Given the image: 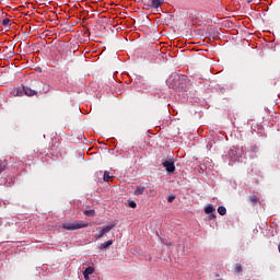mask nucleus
I'll return each instance as SVG.
<instances>
[{"instance_id": "16", "label": "nucleus", "mask_w": 280, "mask_h": 280, "mask_svg": "<svg viewBox=\"0 0 280 280\" xmlns=\"http://www.w3.org/2000/svg\"><path fill=\"white\" fill-rule=\"evenodd\" d=\"M234 271L240 275V272H242V266L240 264L235 265Z\"/></svg>"}, {"instance_id": "1", "label": "nucleus", "mask_w": 280, "mask_h": 280, "mask_svg": "<svg viewBox=\"0 0 280 280\" xmlns=\"http://www.w3.org/2000/svg\"><path fill=\"white\" fill-rule=\"evenodd\" d=\"M32 88L27 85H23L22 88L15 89V95L19 97H23V95H26L27 97H34V95H45L50 91L49 84H46L40 81H32Z\"/></svg>"}, {"instance_id": "4", "label": "nucleus", "mask_w": 280, "mask_h": 280, "mask_svg": "<svg viewBox=\"0 0 280 280\" xmlns=\"http://www.w3.org/2000/svg\"><path fill=\"white\" fill-rule=\"evenodd\" d=\"M165 3V0H151V3H144V9L150 10V8H154L155 10L161 8Z\"/></svg>"}, {"instance_id": "17", "label": "nucleus", "mask_w": 280, "mask_h": 280, "mask_svg": "<svg viewBox=\"0 0 280 280\" xmlns=\"http://www.w3.org/2000/svg\"><path fill=\"white\" fill-rule=\"evenodd\" d=\"M129 207L131 209H137V202L132 201V200H129Z\"/></svg>"}, {"instance_id": "8", "label": "nucleus", "mask_w": 280, "mask_h": 280, "mask_svg": "<svg viewBox=\"0 0 280 280\" xmlns=\"http://www.w3.org/2000/svg\"><path fill=\"white\" fill-rule=\"evenodd\" d=\"M93 272H95V268L94 267H88L84 271H83V277L85 280H89V275H93Z\"/></svg>"}, {"instance_id": "9", "label": "nucleus", "mask_w": 280, "mask_h": 280, "mask_svg": "<svg viewBox=\"0 0 280 280\" xmlns=\"http://www.w3.org/2000/svg\"><path fill=\"white\" fill-rule=\"evenodd\" d=\"M1 25L5 27L7 30H10L12 25V21L8 18L1 20Z\"/></svg>"}, {"instance_id": "5", "label": "nucleus", "mask_w": 280, "mask_h": 280, "mask_svg": "<svg viewBox=\"0 0 280 280\" xmlns=\"http://www.w3.org/2000/svg\"><path fill=\"white\" fill-rule=\"evenodd\" d=\"M163 167H165L168 174H174V172H176V166L174 165L173 160H166L163 162Z\"/></svg>"}, {"instance_id": "22", "label": "nucleus", "mask_w": 280, "mask_h": 280, "mask_svg": "<svg viewBox=\"0 0 280 280\" xmlns=\"http://www.w3.org/2000/svg\"><path fill=\"white\" fill-rule=\"evenodd\" d=\"M278 249H279V253H280V243H279V245H278Z\"/></svg>"}, {"instance_id": "6", "label": "nucleus", "mask_w": 280, "mask_h": 280, "mask_svg": "<svg viewBox=\"0 0 280 280\" xmlns=\"http://www.w3.org/2000/svg\"><path fill=\"white\" fill-rule=\"evenodd\" d=\"M2 54L7 56V58H12L14 56V45H9L3 47Z\"/></svg>"}, {"instance_id": "20", "label": "nucleus", "mask_w": 280, "mask_h": 280, "mask_svg": "<svg viewBox=\"0 0 280 280\" xmlns=\"http://www.w3.org/2000/svg\"><path fill=\"white\" fill-rule=\"evenodd\" d=\"M168 202H172L173 200H176V197L175 196H171V197H168Z\"/></svg>"}, {"instance_id": "21", "label": "nucleus", "mask_w": 280, "mask_h": 280, "mask_svg": "<svg viewBox=\"0 0 280 280\" xmlns=\"http://www.w3.org/2000/svg\"><path fill=\"white\" fill-rule=\"evenodd\" d=\"M247 3L256 4V3H257V0H247Z\"/></svg>"}, {"instance_id": "3", "label": "nucleus", "mask_w": 280, "mask_h": 280, "mask_svg": "<svg viewBox=\"0 0 280 280\" xmlns=\"http://www.w3.org/2000/svg\"><path fill=\"white\" fill-rule=\"evenodd\" d=\"M113 229H115V224L103 226L101 231L95 234V240H102V236L106 235V233H110Z\"/></svg>"}, {"instance_id": "2", "label": "nucleus", "mask_w": 280, "mask_h": 280, "mask_svg": "<svg viewBox=\"0 0 280 280\" xmlns=\"http://www.w3.org/2000/svg\"><path fill=\"white\" fill-rule=\"evenodd\" d=\"M61 226L66 231H78V229H86V226H89V223H85L84 221H80L74 223H63Z\"/></svg>"}, {"instance_id": "7", "label": "nucleus", "mask_w": 280, "mask_h": 280, "mask_svg": "<svg viewBox=\"0 0 280 280\" xmlns=\"http://www.w3.org/2000/svg\"><path fill=\"white\" fill-rule=\"evenodd\" d=\"M248 202L249 205H252L253 207L257 206V205H261L260 198L257 197V195H249L248 196Z\"/></svg>"}, {"instance_id": "13", "label": "nucleus", "mask_w": 280, "mask_h": 280, "mask_svg": "<svg viewBox=\"0 0 280 280\" xmlns=\"http://www.w3.org/2000/svg\"><path fill=\"white\" fill-rule=\"evenodd\" d=\"M110 178H113V177L110 176V173H109L108 171H105V172H104V176H103V180H104L105 183H108V182L110 180Z\"/></svg>"}, {"instance_id": "23", "label": "nucleus", "mask_w": 280, "mask_h": 280, "mask_svg": "<svg viewBox=\"0 0 280 280\" xmlns=\"http://www.w3.org/2000/svg\"><path fill=\"white\" fill-rule=\"evenodd\" d=\"M250 10H252V12H253V7H250Z\"/></svg>"}, {"instance_id": "14", "label": "nucleus", "mask_w": 280, "mask_h": 280, "mask_svg": "<svg viewBox=\"0 0 280 280\" xmlns=\"http://www.w3.org/2000/svg\"><path fill=\"white\" fill-rule=\"evenodd\" d=\"M219 215H226V208L224 206H220L218 208Z\"/></svg>"}, {"instance_id": "12", "label": "nucleus", "mask_w": 280, "mask_h": 280, "mask_svg": "<svg viewBox=\"0 0 280 280\" xmlns=\"http://www.w3.org/2000/svg\"><path fill=\"white\" fill-rule=\"evenodd\" d=\"M205 213H207L208 215L211 214V213H215V208H213L212 205H208V206L205 208Z\"/></svg>"}, {"instance_id": "19", "label": "nucleus", "mask_w": 280, "mask_h": 280, "mask_svg": "<svg viewBox=\"0 0 280 280\" xmlns=\"http://www.w3.org/2000/svg\"><path fill=\"white\" fill-rule=\"evenodd\" d=\"M163 244H165L166 246H172V243H168L167 240H162Z\"/></svg>"}, {"instance_id": "15", "label": "nucleus", "mask_w": 280, "mask_h": 280, "mask_svg": "<svg viewBox=\"0 0 280 280\" xmlns=\"http://www.w3.org/2000/svg\"><path fill=\"white\" fill-rule=\"evenodd\" d=\"M84 215H88V218H95V210H85Z\"/></svg>"}, {"instance_id": "10", "label": "nucleus", "mask_w": 280, "mask_h": 280, "mask_svg": "<svg viewBox=\"0 0 280 280\" xmlns=\"http://www.w3.org/2000/svg\"><path fill=\"white\" fill-rule=\"evenodd\" d=\"M145 191V187L137 186L136 190L133 191V196H143Z\"/></svg>"}, {"instance_id": "18", "label": "nucleus", "mask_w": 280, "mask_h": 280, "mask_svg": "<svg viewBox=\"0 0 280 280\" xmlns=\"http://www.w3.org/2000/svg\"><path fill=\"white\" fill-rule=\"evenodd\" d=\"M1 172H5V164H0V174Z\"/></svg>"}, {"instance_id": "11", "label": "nucleus", "mask_w": 280, "mask_h": 280, "mask_svg": "<svg viewBox=\"0 0 280 280\" xmlns=\"http://www.w3.org/2000/svg\"><path fill=\"white\" fill-rule=\"evenodd\" d=\"M112 244H113V240H109L105 243H102L101 246H100V249L101 250H104V249L106 250V249L110 248Z\"/></svg>"}]
</instances>
